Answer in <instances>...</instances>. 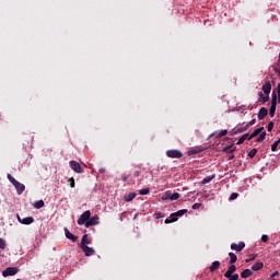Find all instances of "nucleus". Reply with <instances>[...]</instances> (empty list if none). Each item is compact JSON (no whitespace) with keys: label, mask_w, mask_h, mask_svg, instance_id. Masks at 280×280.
<instances>
[{"label":"nucleus","mask_w":280,"mask_h":280,"mask_svg":"<svg viewBox=\"0 0 280 280\" xmlns=\"http://www.w3.org/2000/svg\"><path fill=\"white\" fill-rule=\"evenodd\" d=\"M65 235L67 240H70L71 242H78V236H75L73 233L69 231V229L65 228Z\"/></svg>","instance_id":"ddd939ff"},{"label":"nucleus","mask_w":280,"mask_h":280,"mask_svg":"<svg viewBox=\"0 0 280 280\" xmlns=\"http://www.w3.org/2000/svg\"><path fill=\"white\" fill-rule=\"evenodd\" d=\"M226 135H229V131L224 129L217 136V139H222V137H226Z\"/></svg>","instance_id":"7c9ffc66"},{"label":"nucleus","mask_w":280,"mask_h":280,"mask_svg":"<svg viewBox=\"0 0 280 280\" xmlns=\"http://www.w3.org/2000/svg\"><path fill=\"white\" fill-rule=\"evenodd\" d=\"M277 93H278V104H280V83L277 86Z\"/></svg>","instance_id":"37998d69"},{"label":"nucleus","mask_w":280,"mask_h":280,"mask_svg":"<svg viewBox=\"0 0 280 280\" xmlns=\"http://www.w3.org/2000/svg\"><path fill=\"white\" fill-rule=\"evenodd\" d=\"M229 257H230L229 264L233 265V264H235L237 261V255H235V253L230 252L229 253Z\"/></svg>","instance_id":"393cba45"},{"label":"nucleus","mask_w":280,"mask_h":280,"mask_svg":"<svg viewBox=\"0 0 280 280\" xmlns=\"http://www.w3.org/2000/svg\"><path fill=\"white\" fill-rule=\"evenodd\" d=\"M137 198V194L135 192H129L128 195H125L124 200L125 202H132Z\"/></svg>","instance_id":"aec40b11"},{"label":"nucleus","mask_w":280,"mask_h":280,"mask_svg":"<svg viewBox=\"0 0 280 280\" xmlns=\"http://www.w3.org/2000/svg\"><path fill=\"white\" fill-rule=\"evenodd\" d=\"M261 132H264V127L254 130V132L249 135L248 141H250V139H255V137H258V135H261Z\"/></svg>","instance_id":"f3484780"},{"label":"nucleus","mask_w":280,"mask_h":280,"mask_svg":"<svg viewBox=\"0 0 280 280\" xmlns=\"http://www.w3.org/2000/svg\"><path fill=\"white\" fill-rule=\"evenodd\" d=\"M91 219V211L86 210L85 212H83L80 218L78 219V224L79 226H83V224L86 225V223L89 222V220Z\"/></svg>","instance_id":"f257e3e1"},{"label":"nucleus","mask_w":280,"mask_h":280,"mask_svg":"<svg viewBox=\"0 0 280 280\" xmlns=\"http://www.w3.org/2000/svg\"><path fill=\"white\" fill-rule=\"evenodd\" d=\"M262 91L265 95H270V92L272 91V84L270 81H266L265 84L262 85Z\"/></svg>","instance_id":"9b49d317"},{"label":"nucleus","mask_w":280,"mask_h":280,"mask_svg":"<svg viewBox=\"0 0 280 280\" xmlns=\"http://www.w3.org/2000/svg\"><path fill=\"white\" fill-rule=\"evenodd\" d=\"M194 154H198V150L194 149V150L188 151V156H191Z\"/></svg>","instance_id":"79ce46f5"},{"label":"nucleus","mask_w":280,"mask_h":280,"mask_svg":"<svg viewBox=\"0 0 280 280\" xmlns=\"http://www.w3.org/2000/svg\"><path fill=\"white\" fill-rule=\"evenodd\" d=\"M248 125H245L244 127H240L236 132H246L248 130Z\"/></svg>","instance_id":"e433bc0d"},{"label":"nucleus","mask_w":280,"mask_h":280,"mask_svg":"<svg viewBox=\"0 0 280 280\" xmlns=\"http://www.w3.org/2000/svg\"><path fill=\"white\" fill-rule=\"evenodd\" d=\"M178 198H180V194H178V192L172 194L171 191H166L162 196V200H178Z\"/></svg>","instance_id":"423d86ee"},{"label":"nucleus","mask_w":280,"mask_h":280,"mask_svg":"<svg viewBox=\"0 0 280 280\" xmlns=\"http://www.w3.org/2000/svg\"><path fill=\"white\" fill-rule=\"evenodd\" d=\"M140 196H148L150 194V188H143L139 190Z\"/></svg>","instance_id":"2f4dec72"},{"label":"nucleus","mask_w":280,"mask_h":280,"mask_svg":"<svg viewBox=\"0 0 280 280\" xmlns=\"http://www.w3.org/2000/svg\"><path fill=\"white\" fill-rule=\"evenodd\" d=\"M225 279H228V280H238L240 279V275H237V273H232V275H230V277H225Z\"/></svg>","instance_id":"473e14b6"},{"label":"nucleus","mask_w":280,"mask_h":280,"mask_svg":"<svg viewBox=\"0 0 280 280\" xmlns=\"http://www.w3.org/2000/svg\"><path fill=\"white\" fill-rule=\"evenodd\" d=\"M240 197V194L237 192H232L229 200H237V198Z\"/></svg>","instance_id":"f704fd0d"},{"label":"nucleus","mask_w":280,"mask_h":280,"mask_svg":"<svg viewBox=\"0 0 280 280\" xmlns=\"http://www.w3.org/2000/svg\"><path fill=\"white\" fill-rule=\"evenodd\" d=\"M68 182L70 183V187L73 189L75 187V179L73 177H70Z\"/></svg>","instance_id":"4c0bfd02"},{"label":"nucleus","mask_w":280,"mask_h":280,"mask_svg":"<svg viewBox=\"0 0 280 280\" xmlns=\"http://www.w3.org/2000/svg\"><path fill=\"white\" fill-rule=\"evenodd\" d=\"M166 156L168 159H183V152H180V150H176V149L167 150Z\"/></svg>","instance_id":"20e7f679"},{"label":"nucleus","mask_w":280,"mask_h":280,"mask_svg":"<svg viewBox=\"0 0 280 280\" xmlns=\"http://www.w3.org/2000/svg\"><path fill=\"white\" fill-rule=\"evenodd\" d=\"M273 70H275V73H277L280 78V69L279 68H273Z\"/></svg>","instance_id":"8fccbe9b"},{"label":"nucleus","mask_w":280,"mask_h":280,"mask_svg":"<svg viewBox=\"0 0 280 280\" xmlns=\"http://www.w3.org/2000/svg\"><path fill=\"white\" fill-rule=\"evenodd\" d=\"M165 224H172V222H178V217L176 215V213H172L170 215V219H165Z\"/></svg>","instance_id":"a211bd4d"},{"label":"nucleus","mask_w":280,"mask_h":280,"mask_svg":"<svg viewBox=\"0 0 280 280\" xmlns=\"http://www.w3.org/2000/svg\"><path fill=\"white\" fill-rule=\"evenodd\" d=\"M229 154V161H233V159H235V154L233 153H228Z\"/></svg>","instance_id":"de8ad7c7"},{"label":"nucleus","mask_w":280,"mask_h":280,"mask_svg":"<svg viewBox=\"0 0 280 280\" xmlns=\"http://www.w3.org/2000/svg\"><path fill=\"white\" fill-rule=\"evenodd\" d=\"M271 280H277V279H275V278H271Z\"/></svg>","instance_id":"bf43d9fd"},{"label":"nucleus","mask_w":280,"mask_h":280,"mask_svg":"<svg viewBox=\"0 0 280 280\" xmlns=\"http://www.w3.org/2000/svg\"><path fill=\"white\" fill-rule=\"evenodd\" d=\"M268 117V108L261 107L258 112V119L261 121L262 119H266Z\"/></svg>","instance_id":"f8f14e48"},{"label":"nucleus","mask_w":280,"mask_h":280,"mask_svg":"<svg viewBox=\"0 0 280 280\" xmlns=\"http://www.w3.org/2000/svg\"><path fill=\"white\" fill-rule=\"evenodd\" d=\"M96 224H100V217H90V219H88V222L85 223V229H89L90 226H96Z\"/></svg>","instance_id":"0eeeda50"},{"label":"nucleus","mask_w":280,"mask_h":280,"mask_svg":"<svg viewBox=\"0 0 280 280\" xmlns=\"http://www.w3.org/2000/svg\"><path fill=\"white\" fill-rule=\"evenodd\" d=\"M235 144H230V145H226L224 147L221 152H225V154H233V152H235V148H234Z\"/></svg>","instance_id":"4468645a"},{"label":"nucleus","mask_w":280,"mask_h":280,"mask_svg":"<svg viewBox=\"0 0 280 280\" xmlns=\"http://www.w3.org/2000/svg\"><path fill=\"white\" fill-rule=\"evenodd\" d=\"M202 207V203H195L192 206V209L196 210V209H200Z\"/></svg>","instance_id":"a18cd8bd"},{"label":"nucleus","mask_w":280,"mask_h":280,"mask_svg":"<svg viewBox=\"0 0 280 280\" xmlns=\"http://www.w3.org/2000/svg\"><path fill=\"white\" fill-rule=\"evenodd\" d=\"M257 154V149H252L249 152H248V154H247V156H249V159H255V155Z\"/></svg>","instance_id":"c756f323"},{"label":"nucleus","mask_w":280,"mask_h":280,"mask_svg":"<svg viewBox=\"0 0 280 280\" xmlns=\"http://www.w3.org/2000/svg\"><path fill=\"white\" fill-rule=\"evenodd\" d=\"M122 180H124V182H126V180H127V178L125 177Z\"/></svg>","instance_id":"13d9d810"},{"label":"nucleus","mask_w":280,"mask_h":280,"mask_svg":"<svg viewBox=\"0 0 280 280\" xmlns=\"http://www.w3.org/2000/svg\"><path fill=\"white\" fill-rule=\"evenodd\" d=\"M220 266H221L220 261L215 260L209 267V271L210 272H215V270H218L220 268Z\"/></svg>","instance_id":"412c9836"},{"label":"nucleus","mask_w":280,"mask_h":280,"mask_svg":"<svg viewBox=\"0 0 280 280\" xmlns=\"http://www.w3.org/2000/svg\"><path fill=\"white\" fill-rule=\"evenodd\" d=\"M100 172H101V174H102V172H104V170H100Z\"/></svg>","instance_id":"4d7b16f0"},{"label":"nucleus","mask_w":280,"mask_h":280,"mask_svg":"<svg viewBox=\"0 0 280 280\" xmlns=\"http://www.w3.org/2000/svg\"><path fill=\"white\" fill-rule=\"evenodd\" d=\"M214 135H215V133H211V135H210V138L213 137Z\"/></svg>","instance_id":"6e6d98bb"},{"label":"nucleus","mask_w":280,"mask_h":280,"mask_svg":"<svg viewBox=\"0 0 280 280\" xmlns=\"http://www.w3.org/2000/svg\"><path fill=\"white\" fill-rule=\"evenodd\" d=\"M18 267H8L5 270L2 271V277H14V275H18Z\"/></svg>","instance_id":"39448f33"},{"label":"nucleus","mask_w":280,"mask_h":280,"mask_svg":"<svg viewBox=\"0 0 280 280\" xmlns=\"http://www.w3.org/2000/svg\"><path fill=\"white\" fill-rule=\"evenodd\" d=\"M236 270H237V267L235 265H231L225 271L224 277H231V275H234Z\"/></svg>","instance_id":"dca6fc26"},{"label":"nucleus","mask_w":280,"mask_h":280,"mask_svg":"<svg viewBox=\"0 0 280 280\" xmlns=\"http://www.w3.org/2000/svg\"><path fill=\"white\" fill-rule=\"evenodd\" d=\"M187 211H188L187 209H182V210L175 212V215L177 218H183V215H185V213H187Z\"/></svg>","instance_id":"c85d7f7f"},{"label":"nucleus","mask_w":280,"mask_h":280,"mask_svg":"<svg viewBox=\"0 0 280 280\" xmlns=\"http://www.w3.org/2000/svg\"><path fill=\"white\" fill-rule=\"evenodd\" d=\"M276 142L279 144L280 143V138Z\"/></svg>","instance_id":"864d4df0"},{"label":"nucleus","mask_w":280,"mask_h":280,"mask_svg":"<svg viewBox=\"0 0 280 280\" xmlns=\"http://www.w3.org/2000/svg\"><path fill=\"white\" fill-rule=\"evenodd\" d=\"M272 128H275V122L273 121H269V124H268V132H272Z\"/></svg>","instance_id":"58836bf2"},{"label":"nucleus","mask_w":280,"mask_h":280,"mask_svg":"<svg viewBox=\"0 0 280 280\" xmlns=\"http://www.w3.org/2000/svg\"><path fill=\"white\" fill-rule=\"evenodd\" d=\"M257 122V119H252L247 126L250 128V126H255V124Z\"/></svg>","instance_id":"c03bdc74"},{"label":"nucleus","mask_w":280,"mask_h":280,"mask_svg":"<svg viewBox=\"0 0 280 280\" xmlns=\"http://www.w3.org/2000/svg\"><path fill=\"white\" fill-rule=\"evenodd\" d=\"M86 244H91V240L89 238V234H84L81 240V246H88Z\"/></svg>","instance_id":"5701e85b"},{"label":"nucleus","mask_w":280,"mask_h":280,"mask_svg":"<svg viewBox=\"0 0 280 280\" xmlns=\"http://www.w3.org/2000/svg\"><path fill=\"white\" fill-rule=\"evenodd\" d=\"M250 257H252V258L249 259V261H253L256 256H255V255H250Z\"/></svg>","instance_id":"603ef678"},{"label":"nucleus","mask_w":280,"mask_h":280,"mask_svg":"<svg viewBox=\"0 0 280 280\" xmlns=\"http://www.w3.org/2000/svg\"><path fill=\"white\" fill-rule=\"evenodd\" d=\"M266 131H262L258 138H256V143H261V141H264L266 139Z\"/></svg>","instance_id":"a878e982"},{"label":"nucleus","mask_w":280,"mask_h":280,"mask_svg":"<svg viewBox=\"0 0 280 280\" xmlns=\"http://www.w3.org/2000/svg\"><path fill=\"white\" fill-rule=\"evenodd\" d=\"M0 248L2 250H4V248H5V240H3V238H0Z\"/></svg>","instance_id":"ea45409f"},{"label":"nucleus","mask_w":280,"mask_h":280,"mask_svg":"<svg viewBox=\"0 0 280 280\" xmlns=\"http://www.w3.org/2000/svg\"><path fill=\"white\" fill-rule=\"evenodd\" d=\"M213 178H215V174L205 177L201 180V185H207V184L211 183V180H213Z\"/></svg>","instance_id":"b1692460"},{"label":"nucleus","mask_w":280,"mask_h":280,"mask_svg":"<svg viewBox=\"0 0 280 280\" xmlns=\"http://www.w3.org/2000/svg\"><path fill=\"white\" fill-rule=\"evenodd\" d=\"M70 167L75 174H84V168H82V165L78 161H70Z\"/></svg>","instance_id":"7ed1b4c3"},{"label":"nucleus","mask_w":280,"mask_h":280,"mask_svg":"<svg viewBox=\"0 0 280 280\" xmlns=\"http://www.w3.org/2000/svg\"><path fill=\"white\" fill-rule=\"evenodd\" d=\"M275 113H277V93L273 90L271 97V106L269 109L270 117H275Z\"/></svg>","instance_id":"f03ea898"},{"label":"nucleus","mask_w":280,"mask_h":280,"mask_svg":"<svg viewBox=\"0 0 280 280\" xmlns=\"http://www.w3.org/2000/svg\"><path fill=\"white\" fill-rule=\"evenodd\" d=\"M273 277H279V271H275V272L270 276V279H273Z\"/></svg>","instance_id":"09e8293b"},{"label":"nucleus","mask_w":280,"mask_h":280,"mask_svg":"<svg viewBox=\"0 0 280 280\" xmlns=\"http://www.w3.org/2000/svg\"><path fill=\"white\" fill-rule=\"evenodd\" d=\"M245 141H246L245 138L241 137L236 142V145H242V143H244Z\"/></svg>","instance_id":"a19ab883"},{"label":"nucleus","mask_w":280,"mask_h":280,"mask_svg":"<svg viewBox=\"0 0 280 280\" xmlns=\"http://www.w3.org/2000/svg\"><path fill=\"white\" fill-rule=\"evenodd\" d=\"M259 97H260V100L264 102V104H266V102H268V100H270L269 94L264 95L262 92H259Z\"/></svg>","instance_id":"bb28decb"},{"label":"nucleus","mask_w":280,"mask_h":280,"mask_svg":"<svg viewBox=\"0 0 280 280\" xmlns=\"http://www.w3.org/2000/svg\"><path fill=\"white\" fill-rule=\"evenodd\" d=\"M8 178H9V180H10V183L13 184V186H15L16 183L19 182V180H16L14 177H12L10 174H8Z\"/></svg>","instance_id":"c9c22d12"},{"label":"nucleus","mask_w":280,"mask_h":280,"mask_svg":"<svg viewBox=\"0 0 280 280\" xmlns=\"http://www.w3.org/2000/svg\"><path fill=\"white\" fill-rule=\"evenodd\" d=\"M261 242H268V235H266V234H264L262 236H261Z\"/></svg>","instance_id":"49530a36"},{"label":"nucleus","mask_w":280,"mask_h":280,"mask_svg":"<svg viewBox=\"0 0 280 280\" xmlns=\"http://www.w3.org/2000/svg\"><path fill=\"white\" fill-rule=\"evenodd\" d=\"M248 277H253V270H250V269H244V270L241 272V278H242V279H248Z\"/></svg>","instance_id":"6ab92c4d"},{"label":"nucleus","mask_w":280,"mask_h":280,"mask_svg":"<svg viewBox=\"0 0 280 280\" xmlns=\"http://www.w3.org/2000/svg\"><path fill=\"white\" fill-rule=\"evenodd\" d=\"M243 248H246V243L240 242L237 243H232L231 244V249L235 250L236 253H242Z\"/></svg>","instance_id":"6e6552de"},{"label":"nucleus","mask_w":280,"mask_h":280,"mask_svg":"<svg viewBox=\"0 0 280 280\" xmlns=\"http://www.w3.org/2000/svg\"><path fill=\"white\" fill-rule=\"evenodd\" d=\"M277 148H279V142L275 141V142L271 144V152H277Z\"/></svg>","instance_id":"72a5a7b5"},{"label":"nucleus","mask_w":280,"mask_h":280,"mask_svg":"<svg viewBox=\"0 0 280 280\" xmlns=\"http://www.w3.org/2000/svg\"><path fill=\"white\" fill-rule=\"evenodd\" d=\"M13 187H15L19 196H21V194H23V191H25V185H23L20 182L15 183V185H13Z\"/></svg>","instance_id":"2eb2a0df"},{"label":"nucleus","mask_w":280,"mask_h":280,"mask_svg":"<svg viewBox=\"0 0 280 280\" xmlns=\"http://www.w3.org/2000/svg\"><path fill=\"white\" fill-rule=\"evenodd\" d=\"M261 268H264V262H261V261H258V262H256L252 266V270L254 272H257L258 270H261Z\"/></svg>","instance_id":"4be33fe9"},{"label":"nucleus","mask_w":280,"mask_h":280,"mask_svg":"<svg viewBox=\"0 0 280 280\" xmlns=\"http://www.w3.org/2000/svg\"><path fill=\"white\" fill-rule=\"evenodd\" d=\"M155 215H158V218H161L160 215H161V213H156Z\"/></svg>","instance_id":"5fc2aeb1"},{"label":"nucleus","mask_w":280,"mask_h":280,"mask_svg":"<svg viewBox=\"0 0 280 280\" xmlns=\"http://www.w3.org/2000/svg\"><path fill=\"white\" fill-rule=\"evenodd\" d=\"M43 207H45V201H43V200L36 201L34 203L35 209H43Z\"/></svg>","instance_id":"cd10ccee"},{"label":"nucleus","mask_w":280,"mask_h":280,"mask_svg":"<svg viewBox=\"0 0 280 280\" xmlns=\"http://www.w3.org/2000/svg\"><path fill=\"white\" fill-rule=\"evenodd\" d=\"M81 250H83L85 257H92V255H95V249L93 247L86 246H81Z\"/></svg>","instance_id":"1a4fd4ad"},{"label":"nucleus","mask_w":280,"mask_h":280,"mask_svg":"<svg viewBox=\"0 0 280 280\" xmlns=\"http://www.w3.org/2000/svg\"><path fill=\"white\" fill-rule=\"evenodd\" d=\"M18 220L20 224H26V225L34 224V217H26L24 219H21L20 217H18Z\"/></svg>","instance_id":"9d476101"},{"label":"nucleus","mask_w":280,"mask_h":280,"mask_svg":"<svg viewBox=\"0 0 280 280\" xmlns=\"http://www.w3.org/2000/svg\"><path fill=\"white\" fill-rule=\"evenodd\" d=\"M242 137L245 138V141H246V139H247V141H248V137H250V135L245 133V135H243Z\"/></svg>","instance_id":"3c124183"}]
</instances>
